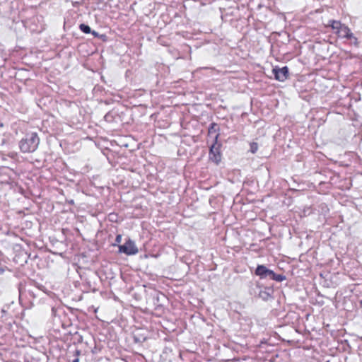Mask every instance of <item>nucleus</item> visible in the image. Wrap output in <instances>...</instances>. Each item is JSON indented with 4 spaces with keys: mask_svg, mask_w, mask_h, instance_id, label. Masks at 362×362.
<instances>
[{
    "mask_svg": "<svg viewBox=\"0 0 362 362\" xmlns=\"http://www.w3.org/2000/svg\"><path fill=\"white\" fill-rule=\"evenodd\" d=\"M40 143V139L37 133L28 134L19 143V147L22 152L30 153L35 151Z\"/></svg>",
    "mask_w": 362,
    "mask_h": 362,
    "instance_id": "obj_1",
    "label": "nucleus"
},
{
    "mask_svg": "<svg viewBox=\"0 0 362 362\" xmlns=\"http://www.w3.org/2000/svg\"><path fill=\"white\" fill-rule=\"evenodd\" d=\"M118 248L119 253H123L129 256L134 255L139 252V250L135 242L130 238L126 240L123 245H118Z\"/></svg>",
    "mask_w": 362,
    "mask_h": 362,
    "instance_id": "obj_2",
    "label": "nucleus"
},
{
    "mask_svg": "<svg viewBox=\"0 0 362 362\" xmlns=\"http://www.w3.org/2000/svg\"><path fill=\"white\" fill-rule=\"evenodd\" d=\"M217 139L218 135L216 136L215 143L211 146L209 151V159L216 164H218L221 160V145L217 144Z\"/></svg>",
    "mask_w": 362,
    "mask_h": 362,
    "instance_id": "obj_3",
    "label": "nucleus"
},
{
    "mask_svg": "<svg viewBox=\"0 0 362 362\" xmlns=\"http://www.w3.org/2000/svg\"><path fill=\"white\" fill-rule=\"evenodd\" d=\"M272 71L275 79L277 81L283 82L288 78V69L287 66H284L282 68H274Z\"/></svg>",
    "mask_w": 362,
    "mask_h": 362,
    "instance_id": "obj_4",
    "label": "nucleus"
},
{
    "mask_svg": "<svg viewBox=\"0 0 362 362\" xmlns=\"http://www.w3.org/2000/svg\"><path fill=\"white\" fill-rule=\"evenodd\" d=\"M335 34H337L338 35V37H342V38L346 37V38L350 39L353 37V34L351 32L350 29L345 25H344L343 28H341L340 29L339 31H336Z\"/></svg>",
    "mask_w": 362,
    "mask_h": 362,
    "instance_id": "obj_5",
    "label": "nucleus"
},
{
    "mask_svg": "<svg viewBox=\"0 0 362 362\" xmlns=\"http://www.w3.org/2000/svg\"><path fill=\"white\" fill-rule=\"evenodd\" d=\"M269 269H267L264 265H258L255 270V274L259 276L261 279H264L267 277V272Z\"/></svg>",
    "mask_w": 362,
    "mask_h": 362,
    "instance_id": "obj_6",
    "label": "nucleus"
},
{
    "mask_svg": "<svg viewBox=\"0 0 362 362\" xmlns=\"http://www.w3.org/2000/svg\"><path fill=\"white\" fill-rule=\"evenodd\" d=\"M344 25H342L339 21H330L329 22V26L332 28L334 33L336 31H339L340 29L344 27Z\"/></svg>",
    "mask_w": 362,
    "mask_h": 362,
    "instance_id": "obj_7",
    "label": "nucleus"
},
{
    "mask_svg": "<svg viewBox=\"0 0 362 362\" xmlns=\"http://www.w3.org/2000/svg\"><path fill=\"white\" fill-rule=\"evenodd\" d=\"M79 28H80V30L82 32H83L84 33L88 34L91 32L90 28L87 25L81 24Z\"/></svg>",
    "mask_w": 362,
    "mask_h": 362,
    "instance_id": "obj_8",
    "label": "nucleus"
},
{
    "mask_svg": "<svg viewBox=\"0 0 362 362\" xmlns=\"http://www.w3.org/2000/svg\"><path fill=\"white\" fill-rule=\"evenodd\" d=\"M285 279H286L285 276L281 275V274H274V276L272 279V280H275V281H276L278 282H281V281H284Z\"/></svg>",
    "mask_w": 362,
    "mask_h": 362,
    "instance_id": "obj_9",
    "label": "nucleus"
},
{
    "mask_svg": "<svg viewBox=\"0 0 362 362\" xmlns=\"http://www.w3.org/2000/svg\"><path fill=\"white\" fill-rule=\"evenodd\" d=\"M258 150V145L257 143H252L250 144V151L252 153H255Z\"/></svg>",
    "mask_w": 362,
    "mask_h": 362,
    "instance_id": "obj_10",
    "label": "nucleus"
},
{
    "mask_svg": "<svg viewBox=\"0 0 362 362\" xmlns=\"http://www.w3.org/2000/svg\"><path fill=\"white\" fill-rule=\"evenodd\" d=\"M122 241V235L120 234H118L117 236H116V238H115V243L113 244L114 246H116L119 243H120Z\"/></svg>",
    "mask_w": 362,
    "mask_h": 362,
    "instance_id": "obj_11",
    "label": "nucleus"
},
{
    "mask_svg": "<svg viewBox=\"0 0 362 362\" xmlns=\"http://www.w3.org/2000/svg\"><path fill=\"white\" fill-rule=\"evenodd\" d=\"M275 273L269 269L267 272V277H269L271 279H272L274 276Z\"/></svg>",
    "mask_w": 362,
    "mask_h": 362,
    "instance_id": "obj_12",
    "label": "nucleus"
},
{
    "mask_svg": "<svg viewBox=\"0 0 362 362\" xmlns=\"http://www.w3.org/2000/svg\"><path fill=\"white\" fill-rule=\"evenodd\" d=\"M92 33H93V35H94L95 36H97V35H98V33H97L96 32H95V31H93Z\"/></svg>",
    "mask_w": 362,
    "mask_h": 362,
    "instance_id": "obj_13",
    "label": "nucleus"
},
{
    "mask_svg": "<svg viewBox=\"0 0 362 362\" xmlns=\"http://www.w3.org/2000/svg\"><path fill=\"white\" fill-rule=\"evenodd\" d=\"M73 362H78V358H76L73 361Z\"/></svg>",
    "mask_w": 362,
    "mask_h": 362,
    "instance_id": "obj_14",
    "label": "nucleus"
},
{
    "mask_svg": "<svg viewBox=\"0 0 362 362\" xmlns=\"http://www.w3.org/2000/svg\"><path fill=\"white\" fill-rule=\"evenodd\" d=\"M326 362H329V361H326Z\"/></svg>",
    "mask_w": 362,
    "mask_h": 362,
    "instance_id": "obj_15",
    "label": "nucleus"
}]
</instances>
